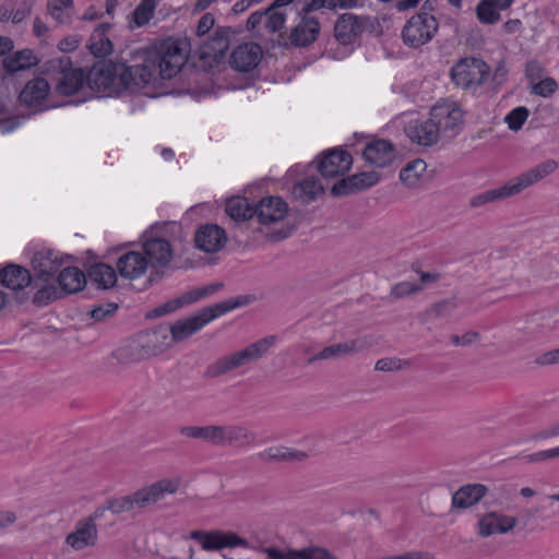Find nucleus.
<instances>
[{
    "label": "nucleus",
    "mask_w": 559,
    "mask_h": 559,
    "mask_svg": "<svg viewBox=\"0 0 559 559\" xmlns=\"http://www.w3.org/2000/svg\"><path fill=\"white\" fill-rule=\"evenodd\" d=\"M189 537L195 540L205 551H218L224 548L249 547L246 538L230 531H191Z\"/></svg>",
    "instance_id": "10"
},
{
    "label": "nucleus",
    "mask_w": 559,
    "mask_h": 559,
    "mask_svg": "<svg viewBox=\"0 0 559 559\" xmlns=\"http://www.w3.org/2000/svg\"><path fill=\"white\" fill-rule=\"evenodd\" d=\"M110 27V23H102L93 31L88 48L95 57H105L112 51V43L107 36Z\"/></svg>",
    "instance_id": "36"
},
{
    "label": "nucleus",
    "mask_w": 559,
    "mask_h": 559,
    "mask_svg": "<svg viewBox=\"0 0 559 559\" xmlns=\"http://www.w3.org/2000/svg\"><path fill=\"white\" fill-rule=\"evenodd\" d=\"M326 8L329 10H335L334 0H311L304 7V12L308 14L309 12L317 11L320 9Z\"/></svg>",
    "instance_id": "58"
},
{
    "label": "nucleus",
    "mask_w": 559,
    "mask_h": 559,
    "mask_svg": "<svg viewBox=\"0 0 559 559\" xmlns=\"http://www.w3.org/2000/svg\"><path fill=\"white\" fill-rule=\"evenodd\" d=\"M148 266V261L142 251H128L116 262L120 276L131 281L144 275Z\"/></svg>",
    "instance_id": "25"
},
{
    "label": "nucleus",
    "mask_w": 559,
    "mask_h": 559,
    "mask_svg": "<svg viewBox=\"0 0 559 559\" xmlns=\"http://www.w3.org/2000/svg\"><path fill=\"white\" fill-rule=\"evenodd\" d=\"M497 9L499 8L496 4V0H481L476 7L477 19L483 24L497 23L501 17Z\"/></svg>",
    "instance_id": "45"
},
{
    "label": "nucleus",
    "mask_w": 559,
    "mask_h": 559,
    "mask_svg": "<svg viewBox=\"0 0 559 559\" xmlns=\"http://www.w3.org/2000/svg\"><path fill=\"white\" fill-rule=\"evenodd\" d=\"M16 520V516L12 512L2 511L0 512V528H4L11 524H13Z\"/></svg>",
    "instance_id": "64"
},
{
    "label": "nucleus",
    "mask_w": 559,
    "mask_h": 559,
    "mask_svg": "<svg viewBox=\"0 0 559 559\" xmlns=\"http://www.w3.org/2000/svg\"><path fill=\"white\" fill-rule=\"evenodd\" d=\"M488 488L483 484H468L460 487L452 495V508L464 510L475 506L487 493Z\"/></svg>",
    "instance_id": "30"
},
{
    "label": "nucleus",
    "mask_w": 559,
    "mask_h": 559,
    "mask_svg": "<svg viewBox=\"0 0 559 559\" xmlns=\"http://www.w3.org/2000/svg\"><path fill=\"white\" fill-rule=\"evenodd\" d=\"M237 306L238 304L233 301L216 304L214 306L203 308L193 316L175 321L169 325V328H167L169 331V338L171 340V344L174 345L189 338L199 332L210 321L226 313L229 310H233Z\"/></svg>",
    "instance_id": "6"
},
{
    "label": "nucleus",
    "mask_w": 559,
    "mask_h": 559,
    "mask_svg": "<svg viewBox=\"0 0 559 559\" xmlns=\"http://www.w3.org/2000/svg\"><path fill=\"white\" fill-rule=\"evenodd\" d=\"M489 66L478 58H462L451 69L452 82L462 90L476 91L488 79Z\"/></svg>",
    "instance_id": "7"
},
{
    "label": "nucleus",
    "mask_w": 559,
    "mask_h": 559,
    "mask_svg": "<svg viewBox=\"0 0 559 559\" xmlns=\"http://www.w3.org/2000/svg\"><path fill=\"white\" fill-rule=\"evenodd\" d=\"M142 252L152 269H165L173 260L170 242L163 237L143 236Z\"/></svg>",
    "instance_id": "12"
},
{
    "label": "nucleus",
    "mask_w": 559,
    "mask_h": 559,
    "mask_svg": "<svg viewBox=\"0 0 559 559\" xmlns=\"http://www.w3.org/2000/svg\"><path fill=\"white\" fill-rule=\"evenodd\" d=\"M319 33V21L316 17L306 14L293 28L290 33V40L296 46H307L317 39Z\"/></svg>",
    "instance_id": "31"
},
{
    "label": "nucleus",
    "mask_w": 559,
    "mask_h": 559,
    "mask_svg": "<svg viewBox=\"0 0 559 559\" xmlns=\"http://www.w3.org/2000/svg\"><path fill=\"white\" fill-rule=\"evenodd\" d=\"M457 308V301L454 297L442 299L428 307L421 314L420 320L427 322L429 320L449 317Z\"/></svg>",
    "instance_id": "44"
},
{
    "label": "nucleus",
    "mask_w": 559,
    "mask_h": 559,
    "mask_svg": "<svg viewBox=\"0 0 559 559\" xmlns=\"http://www.w3.org/2000/svg\"><path fill=\"white\" fill-rule=\"evenodd\" d=\"M532 87V93L542 97H550L557 90L558 83L552 78L540 79Z\"/></svg>",
    "instance_id": "49"
},
{
    "label": "nucleus",
    "mask_w": 559,
    "mask_h": 559,
    "mask_svg": "<svg viewBox=\"0 0 559 559\" xmlns=\"http://www.w3.org/2000/svg\"><path fill=\"white\" fill-rule=\"evenodd\" d=\"M47 11L61 25L70 24L75 13L73 0H48Z\"/></svg>",
    "instance_id": "39"
},
{
    "label": "nucleus",
    "mask_w": 559,
    "mask_h": 559,
    "mask_svg": "<svg viewBox=\"0 0 559 559\" xmlns=\"http://www.w3.org/2000/svg\"><path fill=\"white\" fill-rule=\"evenodd\" d=\"M88 276L91 281L97 285L98 288L103 289L115 286L117 282L116 270L105 263H97L91 266Z\"/></svg>",
    "instance_id": "40"
},
{
    "label": "nucleus",
    "mask_w": 559,
    "mask_h": 559,
    "mask_svg": "<svg viewBox=\"0 0 559 559\" xmlns=\"http://www.w3.org/2000/svg\"><path fill=\"white\" fill-rule=\"evenodd\" d=\"M427 164L423 159L409 162L400 173L401 181L407 188H417L424 181Z\"/></svg>",
    "instance_id": "38"
},
{
    "label": "nucleus",
    "mask_w": 559,
    "mask_h": 559,
    "mask_svg": "<svg viewBox=\"0 0 559 559\" xmlns=\"http://www.w3.org/2000/svg\"><path fill=\"white\" fill-rule=\"evenodd\" d=\"M292 231H293V227L285 226L280 229H276L270 234H266V236L270 237V239L273 241H278V240L287 238L292 234Z\"/></svg>",
    "instance_id": "60"
},
{
    "label": "nucleus",
    "mask_w": 559,
    "mask_h": 559,
    "mask_svg": "<svg viewBox=\"0 0 559 559\" xmlns=\"http://www.w3.org/2000/svg\"><path fill=\"white\" fill-rule=\"evenodd\" d=\"M395 150L386 140H372L364 148L365 160L376 167H386L395 159Z\"/></svg>",
    "instance_id": "27"
},
{
    "label": "nucleus",
    "mask_w": 559,
    "mask_h": 559,
    "mask_svg": "<svg viewBox=\"0 0 559 559\" xmlns=\"http://www.w3.org/2000/svg\"><path fill=\"white\" fill-rule=\"evenodd\" d=\"M323 192V187L319 179L309 178L293 187V195L302 203H309Z\"/></svg>",
    "instance_id": "42"
},
{
    "label": "nucleus",
    "mask_w": 559,
    "mask_h": 559,
    "mask_svg": "<svg viewBox=\"0 0 559 559\" xmlns=\"http://www.w3.org/2000/svg\"><path fill=\"white\" fill-rule=\"evenodd\" d=\"M98 511L83 520H80L73 532L67 535L66 544L74 551H82L86 548H93L98 542V530L96 519Z\"/></svg>",
    "instance_id": "11"
},
{
    "label": "nucleus",
    "mask_w": 559,
    "mask_h": 559,
    "mask_svg": "<svg viewBox=\"0 0 559 559\" xmlns=\"http://www.w3.org/2000/svg\"><path fill=\"white\" fill-rule=\"evenodd\" d=\"M436 17L427 12L413 15L404 25L402 37L405 45L418 48L429 43L438 31Z\"/></svg>",
    "instance_id": "8"
},
{
    "label": "nucleus",
    "mask_w": 559,
    "mask_h": 559,
    "mask_svg": "<svg viewBox=\"0 0 559 559\" xmlns=\"http://www.w3.org/2000/svg\"><path fill=\"white\" fill-rule=\"evenodd\" d=\"M194 240L200 250L214 253L224 248L227 237L222 227L215 224H206L197 230Z\"/></svg>",
    "instance_id": "26"
},
{
    "label": "nucleus",
    "mask_w": 559,
    "mask_h": 559,
    "mask_svg": "<svg viewBox=\"0 0 559 559\" xmlns=\"http://www.w3.org/2000/svg\"><path fill=\"white\" fill-rule=\"evenodd\" d=\"M117 309V304L108 302L94 307L90 313L94 320L103 321L106 320L108 317H111Z\"/></svg>",
    "instance_id": "52"
},
{
    "label": "nucleus",
    "mask_w": 559,
    "mask_h": 559,
    "mask_svg": "<svg viewBox=\"0 0 559 559\" xmlns=\"http://www.w3.org/2000/svg\"><path fill=\"white\" fill-rule=\"evenodd\" d=\"M288 213L286 202L278 197H269L254 206V217L262 225L270 226L282 222Z\"/></svg>",
    "instance_id": "15"
},
{
    "label": "nucleus",
    "mask_w": 559,
    "mask_h": 559,
    "mask_svg": "<svg viewBox=\"0 0 559 559\" xmlns=\"http://www.w3.org/2000/svg\"><path fill=\"white\" fill-rule=\"evenodd\" d=\"M265 15H267L266 19V27L271 32H277L283 28L285 23V15L282 12L275 11V9L269 11V9L265 11Z\"/></svg>",
    "instance_id": "53"
},
{
    "label": "nucleus",
    "mask_w": 559,
    "mask_h": 559,
    "mask_svg": "<svg viewBox=\"0 0 559 559\" xmlns=\"http://www.w3.org/2000/svg\"><path fill=\"white\" fill-rule=\"evenodd\" d=\"M409 367H411L409 360L395 358V357L381 358L374 365V369L377 371H383V372L400 371V370L407 369Z\"/></svg>",
    "instance_id": "48"
},
{
    "label": "nucleus",
    "mask_w": 559,
    "mask_h": 559,
    "mask_svg": "<svg viewBox=\"0 0 559 559\" xmlns=\"http://www.w3.org/2000/svg\"><path fill=\"white\" fill-rule=\"evenodd\" d=\"M13 14V1L5 0V2L0 7V22H7L9 19H12Z\"/></svg>",
    "instance_id": "61"
},
{
    "label": "nucleus",
    "mask_w": 559,
    "mask_h": 559,
    "mask_svg": "<svg viewBox=\"0 0 559 559\" xmlns=\"http://www.w3.org/2000/svg\"><path fill=\"white\" fill-rule=\"evenodd\" d=\"M79 46V40L74 37L64 38L59 43V48L62 51H72Z\"/></svg>",
    "instance_id": "63"
},
{
    "label": "nucleus",
    "mask_w": 559,
    "mask_h": 559,
    "mask_svg": "<svg viewBox=\"0 0 559 559\" xmlns=\"http://www.w3.org/2000/svg\"><path fill=\"white\" fill-rule=\"evenodd\" d=\"M147 359L162 355L173 344L169 338V331L166 326L159 325L151 331L138 334Z\"/></svg>",
    "instance_id": "24"
},
{
    "label": "nucleus",
    "mask_w": 559,
    "mask_h": 559,
    "mask_svg": "<svg viewBox=\"0 0 559 559\" xmlns=\"http://www.w3.org/2000/svg\"><path fill=\"white\" fill-rule=\"evenodd\" d=\"M69 63L70 61L67 59L57 83V91L62 95L76 93L86 80V75L82 69H68L67 66Z\"/></svg>",
    "instance_id": "33"
},
{
    "label": "nucleus",
    "mask_w": 559,
    "mask_h": 559,
    "mask_svg": "<svg viewBox=\"0 0 559 559\" xmlns=\"http://www.w3.org/2000/svg\"><path fill=\"white\" fill-rule=\"evenodd\" d=\"M115 359L122 365H130L146 360L142 343L136 335L114 352Z\"/></svg>",
    "instance_id": "35"
},
{
    "label": "nucleus",
    "mask_w": 559,
    "mask_h": 559,
    "mask_svg": "<svg viewBox=\"0 0 559 559\" xmlns=\"http://www.w3.org/2000/svg\"><path fill=\"white\" fill-rule=\"evenodd\" d=\"M366 20L353 13L342 14L334 25V36L342 45L355 43L364 33Z\"/></svg>",
    "instance_id": "18"
},
{
    "label": "nucleus",
    "mask_w": 559,
    "mask_h": 559,
    "mask_svg": "<svg viewBox=\"0 0 559 559\" xmlns=\"http://www.w3.org/2000/svg\"><path fill=\"white\" fill-rule=\"evenodd\" d=\"M0 282L9 289L20 290L31 284L32 276L27 269L10 264L0 271Z\"/></svg>",
    "instance_id": "34"
},
{
    "label": "nucleus",
    "mask_w": 559,
    "mask_h": 559,
    "mask_svg": "<svg viewBox=\"0 0 559 559\" xmlns=\"http://www.w3.org/2000/svg\"><path fill=\"white\" fill-rule=\"evenodd\" d=\"M261 56L262 51L258 44L246 43L233 51L230 64L238 71L247 72L258 66Z\"/></svg>",
    "instance_id": "29"
},
{
    "label": "nucleus",
    "mask_w": 559,
    "mask_h": 559,
    "mask_svg": "<svg viewBox=\"0 0 559 559\" xmlns=\"http://www.w3.org/2000/svg\"><path fill=\"white\" fill-rule=\"evenodd\" d=\"M530 111L526 107L520 106L512 109L506 117L504 122L512 131H519L527 120Z\"/></svg>",
    "instance_id": "46"
},
{
    "label": "nucleus",
    "mask_w": 559,
    "mask_h": 559,
    "mask_svg": "<svg viewBox=\"0 0 559 559\" xmlns=\"http://www.w3.org/2000/svg\"><path fill=\"white\" fill-rule=\"evenodd\" d=\"M258 457L267 463L273 462H302L308 459V454L304 451L284 447L275 445L264 449L258 453Z\"/></svg>",
    "instance_id": "32"
},
{
    "label": "nucleus",
    "mask_w": 559,
    "mask_h": 559,
    "mask_svg": "<svg viewBox=\"0 0 559 559\" xmlns=\"http://www.w3.org/2000/svg\"><path fill=\"white\" fill-rule=\"evenodd\" d=\"M226 214L235 221H245L254 217V207L242 197H233L226 202Z\"/></svg>",
    "instance_id": "43"
},
{
    "label": "nucleus",
    "mask_w": 559,
    "mask_h": 559,
    "mask_svg": "<svg viewBox=\"0 0 559 559\" xmlns=\"http://www.w3.org/2000/svg\"><path fill=\"white\" fill-rule=\"evenodd\" d=\"M421 290V286L411 282H401L391 288V296L401 299Z\"/></svg>",
    "instance_id": "51"
},
{
    "label": "nucleus",
    "mask_w": 559,
    "mask_h": 559,
    "mask_svg": "<svg viewBox=\"0 0 559 559\" xmlns=\"http://www.w3.org/2000/svg\"><path fill=\"white\" fill-rule=\"evenodd\" d=\"M276 340L277 337L275 335H269L239 350L217 358L206 367L205 377L215 379L260 360L269 354L270 349L275 345Z\"/></svg>",
    "instance_id": "5"
},
{
    "label": "nucleus",
    "mask_w": 559,
    "mask_h": 559,
    "mask_svg": "<svg viewBox=\"0 0 559 559\" xmlns=\"http://www.w3.org/2000/svg\"><path fill=\"white\" fill-rule=\"evenodd\" d=\"M557 167L558 164L555 160H545L528 169L527 171L512 178L501 187L486 190L472 197L468 204L472 209H477L486 205L487 203L502 201L520 194L523 190L530 188L531 186L552 174Z\"/></svg>",
    "instance_id": "4"
},
{
    "label": "nucleus",
    "mask_w": 559,
    "mask_h": 559,
    "mask_svg": "<svg viewBox=\"0 0 559 559\" xmlns=\"http://www.w3.org/2000/svg\"><path fill=\"white\" fill-rule=\"evenodd\" d=\"M58 283L64 293L73 294L84 287L86 278L84 273L78 267H64L59 273Z\"/></svg>",
    "instance_id": "37"
},
{
    "label": "nucleus",
    "mask_w": 559,
    "mask_h": 559,
    "mask_svg": "<svg viewBox=\"0 0 559 559\" xmlns=\"http://www.w3.org/2000/svg\"><path fill=\"white\" fill-rule=\"evenodd\" d=\"M186 60L179 43L169 39L157 49L139 51L131 64L106 61L94 66L86 75V83L99 97L117 95L126 90L136 92L155 85L159 80L174 78Z\"/></svg>",
    "instance_id": "1"
},
{
    "label": "nucleus",
    "mask_w": 559,
    "mask_h": 559,
    "mask_svg": "<svg viewBox=\"0 0 559 559\" xmlns=\"http://www.w3.org/2000/svg\"><path fill=\"white\" fill-rule=\"evenodd\" d=\"M157 0H142L133 12V19L138 26L146 24L153 16Z\"/></svg>",
    "instance_id": "47"
},
{
    "label": "nucleus",
    "mask_w": 559,
    "mask_h": 559,
    "mask_svg": "<svg viewBox=\"0 0 559 559\" xmlns=\"http://www.w3.org/2000/svg\"><path fill=\"white\" fill-rule=\"evenodd\" d=\"M516 523L518 520L514 516L489 511L478 518V535L480 537H489L492 535L507 534L516 526Z\"/></svg>",
    "instance_id": "14"
},
{
    "label": "nucleus",
    "mask_w": 559,
    "mask_h": 559,
    "mask_svg": "<svg viewBox=\"0 0 559 559\" xmlns=\"http://www.w3.org/2000/svg\"><path fill=\"white\" fill-rule=\"evenodd\" d=\"M230 27H217L209 39L200 44L199 56L200 59L212 64L218 62L224 58L230 44V35L233 34Z\"/></svg>",
    "instance_id": "13"
},
{
    "label": "nucleus",
    "mask_w": 559,
    "mask_h": 559,
    "mask_svg": "<svg viewBox=\"0 0 559 559\" xmlns=\"http://www.w3.org/2000/svg\"><path fill=\"white\" fill-rule=\"evenodd\" d=\"M264 551L269 559H338L329 549L319 545H309L300 549L269 547Z\"/></svg>",
    "instance_id": "17"
},
{
    "label": "nucleus",
    "mask_w": 559,
    "mask_h": 559,
    "mask_svg": "<svg viewBox=\"0 0 559 559\" xmlns=\"http://www.w3.org/2000/svg\"><path fill=\"white\" fill-rule=\"evenodd\" d=\"M63 264V259L52 250L36 252L32 259V267L37 280L45 283L53 281Z\"/></svg>",
    "instance_id": "21"
},
{
    "label": "nucleus",
    "mask_w": 559,
    "mask_h": 559,
    "mask_svg": "<svg viewBox=\"0 0 559 559\" xmlns=\"http://www.w3.org/2000/svg\"><path fill=\"white\" fill-rule=\"evenodd\" d=\"M265 16V12H253L250 14V16L247 20V28L248 29H254L263 20Z\"/></svg>",
    "instance_id": "62"
},
{
    "label": "nucleus",
    "mask_w": 559,
    "mask_h": 559,
    "mask_svg": "<svg viewBox=\"0 0 559 559\" xmlns=\"http://www.w3.org/2000/svg\"><path fill=\"white\" fill-rule=\"evenodd\" d=\"M223 287V284L216 283L211 284L204 287L193 288L189 292L183 293L181 296L168 300L165 304L155 308L154 312L156 316H164L167 313H171L186 305H191L197 302L198 300L205 298L214 293H216L219 288Z\"/></svg>",
    "instance_id": "16"
},
{
    "label": "nucleus",
    "mask_w": 559,
    "mask_h": 559,
    "mask_svg": "<svg viewBox=\"0 0 559 559\" xmlns=\"http://www.w3.org/2000/svg\"><path fill=\"white\" fill-rule=\"evenodd\" d=\"M558 457L557 448L539 451L525 456L528 463H537Z\"/></svg>",
    "instance_id": "54"
},
{
    "label": "nucleus",
    "mask_w": 559,
    "mask_h": 559,
    "mask_svg": "<svg viewBox=\"0 0 559 559\" xmlns=\"http://www.w3.org/2000/svg\"><path fill=\"white\" fill-rule=\"evenodd\" d=\"M50 92V85L44 78H35L26 83L21 91L20 103L34 111H41Z\"/></svg>",
    "instance_id": "19"
},
{
    "label": "nucleus",
    "mask_w": 559,
    "mask_h": 559,
    "mask_svg": "<svg viewBox=\"0 0 559 559\" xmlns=\"http://www.w3.org/2000/svg\"><path fill=\"white\" fill-rule=\"evenodd\" d=\"M430 117L440 133L455 135L463 127L464 111L461 106L449 99L437 103L430 110Z\"/></svg>",
    "instance_id": "9"
},
{
    "label": "nucleus",
    "mask_w": 559,
    "mask_h": 559,
    "mask_svg": "<svg viewBox=\"0 0 559 559\" xmlns=\"http://www.w3.org/2000/svg\"><path fill=\"white\" fill-rule=\"evenodd\" d=\"M535 362L539 366H551L559 364V347L538 356Z\"/></svg>",
    "instance_id": "57"
},
{
    "label": "nucleus",
    "mask_w": 559,
    "mask_h": 559,
    "mask_svg": "<svg viewBox=\"0 0 559 559\" xmlns=\"http://www.w3.org/2000/svg\"><path fill=\"white\" fill-rule=\"evenodd\" d=\"M181 486L179 477L160 478L138 490L107 501V509L114 514L131 513L134 510H144L165 499L167 495H175Z\"/></svg>",
    "instance_id": "2"
},
{
    "label": "nucleus",
    "mask_w": 559,
    "mask_h": 559,
    "mask_svg": "<svg viewBox=\"0 0 559 559\" xmlns=\"http://www.w3.org/2000/svg\"><path fill=\"white\" fill-rule=\"evenodd\" d=\"M353 165V158L344 150L334 148L326 152L319 163V171L325 178H334L346 174Z\"/></svg>",
    "instance_id": "20"
},
{
    "label": "nucleus",
    "mask_w": 559,
    "mask_h": 559,
    "mask_svg": "<svg viewBox=\"0 0 559 559\" xmlns=\"http://www.w3.org/2000/svg\"><path fill=\"white\" fill-rule=\"evenodd\" d=\"M48 285L40 287L33 297V302L37 306L48 305L51 300L59 297L58 288L53 285Z\"/></svg>",
    "instance_id": "50"
},
{
    "label": "nucleus",
    "mask_w": 559,
    "mask_h": 559,
    "mask_svg": "<svg viewBox=\"0 0 559 559\" xmlns=\"http://www.w3.org/2000/svg\"><path fill=\"white\" fill-rule=\"evenodd\" d=\"M543 73L544 69L537 61H530L526 64V76L530 80L531 86L543 79Z\"/></svg>",
    "instance_id": "55"
},
{
    "label": "nucleus",
    "mask_w": 559,
    "mask_h": 559,
    "mask_svg": "<svg viewBox=\"0 0 559 559\" xmlns=\"http://www.w3.org/2000/svg\"><path fill=\"white\" fill-rule=\"evenodd\" d=\"M365 348V341L361 338L332 344L322 348L314 356L309 358L308 364L311 365L318 360H340L347 356L358 354Z\"/></svg>",
    "instance_id": "22"
},
{
    "label": "nucleus",
    "mask_w": 559,
    "mask_h": 559,
    "mask_svg": "<svg viewBox=\"0 0 559 559\" xmlns=\"http://www.w3.org/2000/svg\"><path fill=\"white\" fill-rule=\"evenodd\" d=\"M559 436V421L548 426L547 428L534 433L532 436L533 440H545L548 438Z\"/></svg>",
    "instance_id": "59"
},
{
    "label": "nucleus",
    "mask_w": 559,
    "mask_h": 559,
    "mask_svg": "<svg viewBox=\"0 0 559 559\" xmlns=\"http://www.w3.org/2000/svg\"><path fill=\"white\" fill-rule=\"evenodd\" d=\"M179 433L187 439L201 440L212 447H249L255 435L245 425L182 426Z\"/></svg>",
    "instance_id": "3"
},
{
    "label": "nucleus",
    "mask_w": 559,
    "mask_h": 559,
    "mask_svg": "<svg viewBox=\"0 0 559 559\" xmlns=\"http://www.w3.org/2000/svg\"><path fill=\"white\" fill-rule=\"evenodd\" d=\"M215 19L212 13H205L200 19L198 26H197V35L199 37L204 36L210 32V29L214 26Z\"/></svg>",
    "instance_id": "56"
},
{
    "label": "nucleus",
    "mask_w": 559,
    "mask_h": 559,
    "mask_svg": "<svg viewBox=\"0 0 559 559\" xmlns=\"http://www.w3.org/2000/svg\"><path fill=\"white\" fill-rule=\"evenodd\" d=\"M405 132L412 142L424 146L436 144L441 134L431 118L426 121H411L407 124Z\"/></svg>",
    "instance_id": "28"
},
{
    "label": "nucleus",
    "mask_w": 559,
    "mask_h": 559,
    "mask_svg": "<svg viewBox=\"0 0 559 559\" xmlns=\"http://www.w3.org/2000/svg\"><path fill=\"white\" fill-rule=\"evenodd\" d=\"M380 180L376 171H365L352 175L337 181L331 189L334 197L347 195L353 192L361 191L374 186Z\"/></svg>",
    "instance_id": "23"
},
{
    "label": "nucleus",
    "mask_w": 559,
    "mask_h": 559,
    "mask_svg": "<svg viewBox=\"0 0 559 559\" xmlns=\"http://www.w3.org/2000/svg\"><path fill=\"white\" fill-rule=\"evenodd\" d=\"M37 64V58L29 49H23L3 60L4 69L10 73L26 70Z\"/></svg>",
    "instance_id": "41"
}]
</instances>
